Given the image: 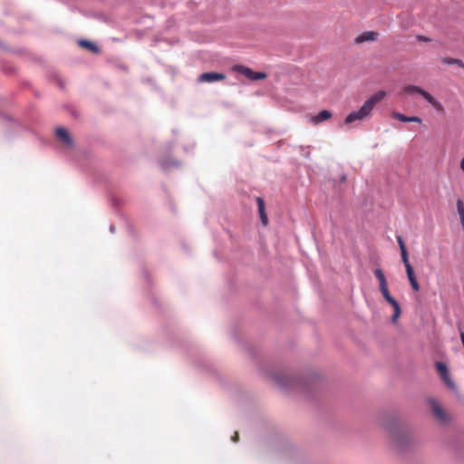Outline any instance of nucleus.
Returning <instances> with one entry per match:
<instances>
[{
    "label": "nucleus",
    "mask_w": 464,
    "mask_h": 464,
    "mask_svg": "<svg viewBox=\"0 0 464 464\" xmlns=\"http://www.w3.org/2000/svg\"><path fill=\"white\" fill-rule=\"evenodd\" d=\"M429 403L432 409L433 413L436 415L438 419L440 420H446V414L442 409V407L434 400L433 398L429 399Z\"/></svg>",
    "instance_id": "9"
},
{
    "label": "nucleus",
    "mask_w": 464,
    "mask_h": 464,
    "mask_svg": "<svg viewBox=\"0 0 464 464\" xmlns=\"http://www.w3.org/2000/svg\"><path fill=\"white\" fill-rule=\"evenodd\" d=\"M435 368L444 384L451 391H456L457 386L450 375L447 364L443 362H436Z\"/></svg>",
    "instance_id": "5"
},
{
    "label": "nucleus",
    "mask_w": 464,
    "mask_h": 464,
    "mask_svg": "<svg viewBox=\"0 0 464 464\" xmlns=\"http://www.w3.org/2000/svg\"><path fill=\"white\" fill-rule=\"evenodd\" d=\"M56 136L57 138L68 148H72L74 146V140L70 135L67 129L63 127H58L56 129Z\"/></svg>",
    "instance_id": "8"
},
{
    "label": "nucleus",
    "mask_w": 464,
    "mask_h": 464,
    "mask_svg": "<svg viewBox=\"0 0 464 464\" xmlns=\"http://www.w3.org/2000/svg\"><path fill=\"white\" fill-rule=\"evenodd\" d=\"M331 117H332V112L330 111L323 110L312 118V121L314 124H319L324 121L329 120Z\"/></svg>",
    "instance_id": "11"
},
{
    "label": "nucleus",
    "mask_w": 464,
    "mask_h": 464,
    "mask_svg": "<svg viewBox=\"0 0 464 464\" xmlns=\"http://www.w3.org/2000/svg\"><path fill=\"white\" fill-rule=\"evenodd\" d=\"M173 146H174V144L170 143L169 146V150H170L173 148Z\"/></svg>",
    "instance_id": "33"
},
{
    "label": "nucleus",
    "mask_w": 464,
    "mask_h": 464,
    "mask_svg": "<svg viewBox=\"0 0 464 464\" xmlns=\"http://www.w3.org/2000/svg\"><path fill=\"white\" fill-rule=\"evenodd\" d=\"M109 229H110V232L113 234V233L115 232V227H114V225H111V226H110V227H109Z\"/></svg>",
    "instance_id": "29"
},
{
    "label": "nucleus",
    "mask_w": 464,
    "mask_h": 464,
    "mask_svg": "<svg viewBox=\"0 0 464 464\" xmlns=\"http://www.w3.org/2000/svg\"><path fill=\"white\" fill-rule=\"evenodd\" d=\"M393 308V314L392 315V322L396 323L399 316L401 314V306L399 302L395 299L390 304Z\"/></svg>",
    "instance_id": "18"
},
{
    "label": "nucleus",
    "mask_w": 464,
    "mask_h": 464,
    "mask_svg": "<svg viewBox=\"0 0 464 464\" xmlns=\"http://www.w3.org/2000/svg\"><path fill=\"white\" fill-rule=\"evenodd\" d=\"M401 261L405 266V269L413 268L409 261V255L407 250L401 251Z\"/></svg>",
    "instance_id": "19"
},
{
    "label": "nucleus",
    "mask_w": 464,
    "mask_h": 464,
    "mask_svg": "<svg viewBox=\"0 0 464 464\" xmlns=\"http://www.w3.org/2000/svg\"><path fill=\"white\" fill-rule=\"evenodd\" d=\"M341 180H342L343 182H344V181L346 180V176H345V175H343V176H342V178H341Z\"/></svg>",
    "instance_id": "31"
},
{
    "label": "nucleus",
    "mask_w": 464,
    "mask_h": 464,
    "mask_svg": "<svg viewBox=\"0 0 464 464\" xmlns=\"http://www.w3.org/2000/svg\"><path fill=\"white\" fill-rule=\"evenodd\" d=\"M382 426L390 434L393 446L398 452L403 453L412 448L413 443L408 427L401 425L395 414H389Z\"/></svg>",
    "instance_id": "2"
},
{
    "label": "nucleus",
    "mask_w": 464,
    "mask_h": 464,
    "mask_svg": "<svg viewBox=\"0 0 464 464\" xmlns=\"http://www.w3.org/2000/svg\"><path fill=\"white\" fill-rule=\"evenodd\" d=\"M416 38H417V40H418L419 42H422V43H430V42L431 41V39H430V38H429V37H427V36H425V35H422V34H418V35L416 36Z\"/></svg>",
    "instance_id": "25"
},
{
    "label": "nucleus",
    "mask_w": 464,
    "mask_h": 464,
    "mask_svg": "<svg viewBox=\"0 0 464 464\" xmlns=\"http://www.w3.org/2000/svg\"><path fill=\"white\" fill-rule=\"evenodd\" d=\"M272 379L281 389L285 391L298 389L307 392L321 382V376L311 370H306L298 376L274 373Z\"/></svg>",
    "instance_id": "1"
},
{
    "label": "nucleus",
    "mask_w": 464,
    "mask_h": 464,
    "mask_svg": "<svg viewBox=\"0 0 464 464\" xmlns=\"http://www.w3.org/2000/svg\"><path fill=\"white\" fill-rule=\"evenodd\" d=\"M233 70L247 79L251 81H257V80H263L266 78V73L263 72H254L249 67H246L245 65H235L233 67Z\"/></svg>",
    "instance_id": "6"
},
{
    "label": "nucleus",
    "mask_w": 464,
    "mask_h": 464,
    "mask_svg": "<svg viewBox=\"0 0 464 464\" xmlns=\"http://www.w3.org/2000/svg\"><path fill=\"white\" fill-rule=\"evenodd\" d=\"M78 44L81 47L86 48V49L90 50L91 52H92L93 53H97L100 51V48L97 44H95L94 43H92L87 39H81Z\"/></svg>",
    "instance_id": "16"
},
{
    "label": "nucleus",
    "mask_w": 464,
    "mask_h": 464,
    "mask_svg": "<svg viewBox=\"0 0 464 464\" xmlns=\"http://www.w3.org/2000/svg\"><path fill=\"white\" fill-rule=\"evenodd\" d=\"M381 293H382V295L383 298H384V299L386 300V302H388L389 304H391L392 301H394V300H395V298H393V297L391 295V294H390L389 290H387L386 292H381Z\"/></svg>",
    "instance_id": "23"
},
{
    "label": "nucleus",
    "mask_w": 464,
    "mask_h": 464,
    "mask_svg": "<svg viewBox=\"0 0 464 464\" xmlns=\"http://www.w3.org/2000/svg\"><path fill=\"white\" fill-rule=\"evenodd\" d=\"M193 147H194V145H192L191 147H189V146H184V147H183V150H184V151H185V152H188L190 150H192V149H193Z\"/></svg>",
    "instance_id": "28"
},
{
    "label": "nucleus",
    "mask_w": 464,
    "mask_h": 464,
    "mask_svg": "<svg viewBox=\"0 0 464 464\" xmlns=\"http://www.w3.org/2000/svg\"><path fill=\"white\" fill-rule=\"evenodd\" d=\"M406 274H407V277L409 279V282L411 284V288L414 291H419L420 290V285H419V282H418V280H417V278L415 276L413 268L407 269L406 270Z\"/></svg>",
    "instance_id": "15"
},
{
    "label": "nucleus",
    "mask_w": 464,
    "mask_h": 464,
    "mask_svg": "<svg viewBox=\"0 0 464 464\" xmlns=\"http://www.w3.org/2000/svg\"><path fill=\"white\" fill-rule=\"evenodd\" d=\"M112 204L117 207L119 205V200L117 198H112Z\"/></svg>",
    "instance_id": "30"
},
{
    "label": "nucleus",
    "mask_w": 464,
    "mask_h": 464,
    "mask_svg": "<svg viewBox=\"0 0 464 464\" xmlns=\"http://www.w3.org/2000/svg\"><path fill=\"white\" fill-rule=\"evenodd\" d=\"M386 96V92L384 91H378L374 94H372L369 99H367L362 106L355 111L350 112L345 120V124H351L355 121H362L367 117H369L374 108V106L381 101L384 99Z\"/></svg>",
    "instance_id": "3"
},
{
    "label": "nucleus",
    "mask_w": 464,
    "mask_h": 464,
    "mask_svg": "<svg viewBox=\"0 0 464 464\" xmlns=\"http://www.w3.org/2000/svg\"><path fill=\"white\" fill-rule=\"evenodd\" d=\"M256 202H257L258 213H259L262 224L264 226H266L268 223V218H267V215L266 214L265 202H264L263 198H257Z\"/></svg>",
    "instance_id": "13"
},
{
    "label": "nucleus",
    "mask_w": 464,
    "mask_h": 464,
    "mask_svg": "<svg viewBox=\"0 0 464 464\" xmlns=\"http://www.w3.org/2000/svg\"><path fill=\"white\" fill-rule=\"evenodd\" d=\"M378 34L373 31L364 32L357 36L356 43H364L368 41H375L377 39Z\"/></svg>",
    "instance_id": "12"
},
{
    "label": "nucleus",
    "mask_w": 464,
    "mask_h": 464,
    "mask_svg": "<svg viewBox=\"0 0 464 464\" xmlns=\"http://www.w3.org/2000/svg\"><path fill=\"white\" fill-rule=\"evenodd\" d=\"M396 239H397L400 250L401 251L407 250L402 237L401 236H396Z\"/></svg>",
    "instance_id": "21"
},
{
    "label": "nucleus",
    "mask_w": 464,
    "mask_h": 464,
    "mask_svg": "<svg viewBox=\"0 0 464 464\" xmlns=\"http://www.w3.org/2000/svg\"><path fill=\"white\" fill-rule=\"evenodd\" d=\"M441 62L444 63V64H448V65H457L462 69H464V62L461 60V59H458V58H452V57H443L441 59Z\"/></svg>",
    "instance_id": "17"
},
{
    "label": "nucleus",
    "mask_w": 464,
    "mask_h": 464,
    "mask_svg": "<svg viewBox=\"0 0 464 464\" xmlns=\"http://www.w3.org/2000/svg\"><path fill=\"white\" fill-rule=\"evenodd\" d=\"M379 286L381 292H386L387 290H389L386 279H383L381 282H379Z\"/></svg>",
    "instance_id": "24"
},
{
    "label": "nucleus",
    "mask_w": 464,
    "mask_h": 464,
    "mask_svg": "<svg viewBox=\"0 0 464 464\" xmlns=\"http://www.w3.org/2000/svg\"><path fill=\"white\" fill-rule=\"evenodd\" d=\"M225 79H226V74L223 72H207L201 73L198 76V82L211 83V82H215L223 81Z\"/></svg>",
    "instance_id": "7"
},
{
    "label": "nucleus",
    "mask_w": 464,
    "mask_h": 464,
    "mask_svg": "<svg viewBox=\"0 0 464 464\" xmlns=\"http://www.w3.org/2000/svg\"><path fill=\"white\" fill-rule=\"evenodd\" d=\"M160 168L164 171H168L171 168H179L181 165V163L179 160H173V159L162 160V161H160Z\"/></svg>",
    "instance_id": "14"
},
{
    "label": "nucleus",
    "mask_w": 464,
    "mask_h": 464,
    "mask_svg": "<svg viewBox=\"0 0 464 464\" xmlns=\"http://www.w3.org/2000/svg\"><path fill=\"white\" fill-rule=\"evenodd\" d=\"M373 273L379 282H381L383 279H386V277L381 268H376Z\"/></svg>",
    "instance_id": "20"
},
{
    "label": "nucleus",
    "mask_w": 464,
    "mask_h": 464,
    "mask_svg": "<svg viewBox=\"0 0 464 464\" xmlns=\"http://www.w3.org/2000/svg\"><path fill=\"white\" fill-rule=\"evenodd\" d=\"M231 440H232L233 442H237V440H238V434H237V432H235V434H234V436L232 437Z\"/></svg>",
    "instance_id": "27"
},
{
    "label": "nucleus",
    "mask_w": 464,
    "mask_h": 464,
    "mask_svg": "<svg viewBox=\"0 0 464 464\" xmlns=\"http://www.w3.org/2000/svg\"><path fill=\"white\" fill-rule=\"evenodd\" d=\"M392 117L401 122H421V119L417 116H406L401 112H394Z\"/></svg>",
    "instance_id": "10"
},
{
    "label": "nucleus",
    "mask_w": 464,
    "mask_h": 464,
    "mask_svg": "<svg viewBox=\"0 0 464 464\" xmlns=\"http://www.w3.org/2000/svg\"><path fill=\"white\" fill-rule=\"evenodd\" d=\"M396 239H397L400 250L401 251L407 250L402 237L401 236H396Z\"/></svg>",
    "instance_id": "22"
},
{
    "label": "nucleus",
    "mask_w": 464,
    "mask_h": 464,
    "mask_svg": "<svg viewBox=\"0 0 464 464\" xmlns=\"http://www.w3.org/2000/svg\"><path fill=\"white\" fill-rule=\"evenodd\" d=\"M404 92L407 93V94H413V93H418L420 95H421L425 101L430 104L435 110L437 111H441L443 110V107L441 105V103L436 100L430 93H429L427 91H425L424 89L417 86V85H406L404 87Z\"/></svg>",
    "instance_id": "4"
},
{
    "label": "nucleus",
    "mask_w": 464,
    "mask_h": 464,
    "mask_svg": "<svg viewBox=\"0 0 464 464\" xmlns=\"http://www.w3.org/2000/svg\"><path fill=\"white\" fill-rule=\"evenodd\" d=\"M143 276H144V279L150 283V276L147 271L143 272Z\"/></svg>",
    "instance_id": "26"
},
{
    "label": "nucleus",
    "mask_w": 464,
    "mask_h": 464,
    "mask_svg": "<svg viewBox=\"0 0 464 464\" xmlns=\"http://www.w3.org/2000/svg\"><path fill=\"white\" fill-rule=\"evenodd\" d=\"M72 116H73L74 118H77V117H78L77 113H76L74 111H72Z\"/></svg>",
    "instance_id": "32"
}]
</instances>
